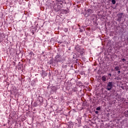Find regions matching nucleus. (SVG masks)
I'll return each mask as SVG.
<instances>
[{
    "mask_svg": "<svg viewBox=\"0 0 128 128\" xmlns=\"http://www.w3.org/2000/svg\"><path fill=\"white\" fill-rule=\"evenodd\" d=\"M64 60V57L60 54V53H57V56L54 58V62H62Z\"/></svg>",
    "mask_w": 128,
    "mask_h": 128,
    "instance_id": "f257e3e1",
    "label": "nucleus"
},
{
    "mask_svg": "<svg viewBox=\"0 0 128 128\" xmlns=\"http://www.w3.org/2000/svg\"><path fill=\"white\" fill-rule=\"evenodd\" d=\"M75 48H76V52H79V54H82H82H84V48H80V46H76Z\"/></svg>",
    "mask_w": 128,
    "mask_h": 128,
    "instance_id": "f03ea898",
    "label": "nucleus"
},
{
    "mask_svg": "<svg viewBox=\"0 0 128 128\" xmlns=\"http://www.w3.org/2000/svg\"><path fill=\"white\" fill-rule=\"evenodd\" d=\"M113 86H114V82H108L107 86L106 87V90H110L112 88Z\"/></svg>",
    "mask_w": 128,
    "mask_h": 128,
    "instance_id": "7ed1b4c3",
    "label": "nucleus"
},
{
    "mask_svg": "<svg viewBox=\"0 0 128 128\" xmlns=\"http://www.w3.org/2000/svg\"><path fill=\"white\" fill-rule=\"evenodd\" d=\"M40 74L44 78L45 76H48V74H47L46 72L44 71V70H42Z\"/></svg>",
    "mask_w": 128,
    "mask_h": 128,
    "instance_id": "20e7f679",
    "label": "nucleus"
},
{
    "mask_svg": "<svg viewBox=\"0 0 128 128\" xmlns=\"http://www.w3.org/2000/svg\"><path fill=\"white\" fill-rule=\"evenodd\" d=\"M123 15L124 13H120L117 14V16L118 18V22H120L122 20Z\"/></svg>",
    "mask_w": 128,
    "mask_h": 128,
    "instance_id": "39448f33",
    "label": "nucleus"
},
{
    "mask_svg": "<svg viewBox=\"0 0 128 128\" xmlns=\"http://www.w3.org/2000/svg\"><path fill=\"white\" fill-rule=\"evenodd\" d=\"M102 80L103 82H106V76H103L102 77Z\"/></svg>",
    "mask_w": 128,
    "mask_h": 128,
    "instance_id": "423d86ee",
    "label": "nucleus"
},
{
    "mask_svg": "<svg viewBox=\"0 0 128 128\" xmlns=\"http://www.w3.org/2000/svg\"><path fill=\"white\" fill-rule=\"evenodd\" d=\"M86 12L88 14H92V10L90 9H88L87 10H86Z\"/></svg>",
    "mask_w": 128,
    "mask_h": 128,
    "instance_id": "0eeeda50",
    "label": "nucleus"
},
{
    "mask_svg": "<svg viewBox=\"0 0 128 128\" xmlns=\"http://www.w3.org/2000/svg\"><path fill=\"white\" fill-rule=\"evenodd\" d=\"M115 70H116L118 71V70H120V66H116L115 67Z\"/></svg>",
    "mask_w": 128,
    "mask_h": 128,
    "instance_id": "6e6552de",
    "label": "nucleus"
},
{
    "mask_svg": "<svg viewBox=\"0 0 128 128\" xmlns=\"http://www.w3.org/2000/svg\"><path fill=\"white\" fill-rule=\"evenodd\" d=\"M29 54H30V56H34V52H30V53Z\"/></svg>",
    "mask_w": 128,
    "mask_h": 128,
    "instance_id": "1a4fd4ad",
    "label": "nucleus"
},
{
    "mask_svg": "<svg viewBox=\"0 0 128 128\" xmlns=\"http://www.w3.org/2000/svg\"><path fill=\"white\" fill-rule=\"evenodd\" d=\"M112 2L113 4H116V0H112Z\"/></svg>",
    "mask_w": 128,
    "mask_h": 128,
    "instance_id": "9d476101",
    "label": "nucleus"
},
{
    "mask_svg": "<svg viewBox=\"0 0 128 128\" xmlns=\"http://www.w3.org/2000/svg\"><path fill=\"white\" fill-rule=\"evenodd\" d=\"M96 110H100V106H98L96 108Z\"/></svg>",
    "mask_w": 128,
    "mask_h": 128,
    "instance_id": "9b49d317",
    "label": "nucleus"
},
{
    "mask_svg": "<svg viewBox=\"0 0 128 128\" xmlns=\"http://www.w3.org/2000/svg\"><path fill=\"white\" fill-rule=\"evenodd\" d=\"M68 28H66L64 29V32H68Z\"/></svg>",
    "mask_w": 128,
    "mask_h": 128,
    "instance_id": "f8f14e48",
    "label": "nucleus"
},
{
    "mask_svg": "<svg viewBox=\"0 0 128 128\" xmlns=\"http://www.w3.org/2000/svg\"><path fill=\"white\" fill-rule=\"evenodd\" d=\"M122 62H126V58H122Z\"/></svg>",
    "mask_w": 128,
    "mask_h": 128,
    "instance_id": "ddd939ff",
    "label": "nucleus"
},
{
    "mask_svg": "<svg viewBox=\"0 0 128 128\" xmlns=\"http://www.w3.org/2000/svg\"><path fill=\"white\" fill-rule=\"evenodd\" d=\"M73 58H76V54L73 56Z\"/></svg>",
    "mask_w": 128,
    "mask_h": 128,
    "instance_id": "4468645a",
    "label": "nucleus"
},
{
    "mask_svg": "<svg viewBox=\"0 0 128 128\" xmlns=\"http://www.w3.org/2000/svg\"><path fill=\"white\" fill-rule=\"evenodd\" d=\"M95 114H98V111H96Z\"/></svg>",
    "mask_w": 128,
    "mask_h": 128,
    "instance_id": "2eb2a0df",
    "label": "nucleus"
},
{
    "mask_svg": "<svg viewBox=\"0 0 128 128\" xmlns=\"http://www.w3.org/2000/svg\"><path fill=\"white\" fill-rule=\"evenodd\" d=\"M80 32H82L83 30H82L80 29Z\"/></svg>",
    "mask_w": 128,
    "mask_h": 128,
    "instance_id": "dca6fc26",
    "label": "nucleus"
},
{
    "mask_svg": "<svg viewBox=\"0 0 128 128\" xmlns=\"http://www.w3.org/2000/svg\"><path fill=\"white\" fill-rule=\"evenodd\" d=\"M118 74H120V70H118Z\"/></svg>",
    "mask_w": 128,
    "mask_h": 128,
    "instance_id": "f3484780",
    "label": "nucleus"
},
{
    "mask_svg": "<svg viewBox=\"0 0 128 128\" xmlns=\"http://www.w3.org/2000/svg\"><path fill=\"white\" fill-rule=\"evenodd\" d=\"M108 76H112V74H109Z\"/></svg>",
    "mask_w": 128,
    "mask_h": 128,
    "instance_id": "a211bd4d",
    "label": "nucleus"
},
{
    "mask_svg": "<svg viewBox=\"0 0 128 128\" xmlns=\"http://www.w3.org/2000/svg\"><path fill=\"white\" fill-rule=\"evenodd\" d=\"M60 4H64V2H61Z\"/></svg>",
    "mask_w": 128,
    "mask_h": 128,
    "instance_id": "6ab92c4d",
    "label": "nucleus"
},
{
    "mask_svg": "<svg viewBox=\"0 0 128 128\" xmlns=\"http://www.w3.org/2000/svg\"><path fill=\"white\" fill-rule=\"evenodd\" d=\"M127 40H128V38H127Z\"/></svg>",
    "mask_w": 128,
    "mask_h": 128,
    "instance_id": "aec40b11",
    "label": "nucleus"
}]
</instances>
